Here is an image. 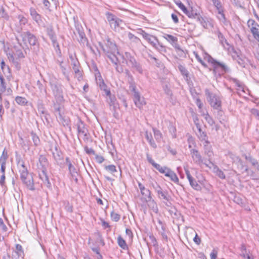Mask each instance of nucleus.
I'll list each match as a JSON object with an SVG mask.
<instances>
[{
    "mask_svg": "<svg viewBox=\"0 0 259 259\" xmlns=\"http://www.w3.org/2000/svg\"><path fill=\"white\" fill-rule=\"evenodd\" d=\"M17 165L18 172L20 174V179L22 184L29 190L34 191V180L32 174L29 173L25 162L21 158L17 159Z\"/></svg>",
    "mask_w": 259,
    "mask_h": 259,
    "instance_id": "f257e3e1",
    "label": "nucleus"
},
{
    "mask_svg": "<svg viewBox=\"0 0 259 259\" xmlns=\"http://www.w3.org/2000/svg\"><path fill=\"white\" fill-rule=\"evenodd\" d=\"M100 48L107 57L114 64L118 62V59L116 54H119L117 47L114 41H112L109 38H107L105 42V45L101 42L99 44Z\"/></svg>",
    "mask_w": 259,
    "mask_h": 259,
    "instance_id": "f03ea898",
    "label": "nucleus"
},
{
    "mask_svg": "<svg viewBox=\"0 0 259 259\" xmlns=\"http://www.w3.org/2000/svg\"><path fill=\"white\" fill-rule=\"evenodd\" d=\"M122 63H125L131 68L142 74L143 73V69L141 63L137 61L135 57L130 52H126L122 55Z\"/></svg>",
    "mask_w": 259,
    "mask_h": 259,
    "instance_id": "7ed1b4c3",
    "label": "nucleus"
},
{
    "mask_svg": "<svg viewBox=\"0 0 259 259\" xmlns=\"http://www.w3.org/2000/svg\"><path fill=\"white\" fill-rule=\"evenodd\" d=\"M207 60L211 64L212 69H210V70L213 71L215 76L218 75L220 76L224 73L229 72L230 70L227 65L217 61L210 55L207 56Z\"/></svg>",
    "mask_w": 259,
    "mask_h": 259,
    "instance_id": "20e7f679",
    "label": "nucleus"
},
{
    "mask_svg": "<svg viewBox=\"0 0 259 259\" xmlns=\"http://www.w3.org/2000/svg\"><path fill=\"white\" fill-rule=\"evenodd\" d=\"M205 95L209 104L213 109L220 110L221 108L222 101L219 96L211 93L208 89L205 90Z\"/></svg>",
    "mask_w": 259,
    "mask_h": 259,
    "instance_id": "39448f33",
    "label": "nucleus"
},
{
    "mask_svg": "<svg viewBox=\"0 0 259 259\" xmlns=\"http://www.w3.org/2000/svg\"><path fill=\"white\" fill-rule=\"evenodd\" d=\"M20 37L25 45L28 42L30 46L33 47L34 49L38 48L39 45L37 37L29 31L22 32Z\"/></svg>",
    "mask_w": 259,
    "mask_h": 259,
    "instance_id": "423d86ee",
    "label": "nucleus"
},
{
    "mask_svg": "<svg viewBox=\"0 0 259 259\" xmlns=\"http://www.w3.org/2000/svg\"><path fill=\"white\" fill-rule=\"evenodd\" d=\"M51 88L57 103H62L64 101L62 85L57 82H50Z\"/></svg>",
    "mask_w": 259,
    "mask_h": 259,
    "instance_id": "0eeeda50",
    "label": "nucleus"
},
{
    "mask_svg": "<svg viewBox=\"0 0 259 259\" xmlns=\"http://www.w3.org/2000/svg\"><path fill=\"white\" fill-rule=\"evenodd\" d=\"M74 19L76 31L75 32H74V33L75 35H76V32H77L78 34L79 37L78 38V40L79 42L83 47L86 46L90 48L88 38L86 37L85 34L84 32L83 27H82L81 25L79 24L77 21L75 20L74 18Z\"/></svg>",
    "mask_w": 259,
    "mask_h": 259,
    "instance_id": "6e6552de",
    "label": "nucleus"
},
{
    "mask_svg": "<svg viewBox=\"0 0 259 259\" xmlns=\"http://www.w3.org/2000/svg\"><path fill=\"white\" fill-rule=\"evenodd\" d=\"M150 187L155 190L159 199L166 201L169 200L170 196L168 195L167 191L163 190L157 182H151L150 183Z\"/></svg>",
    "mask_w": 259,
    "mask_h": 259,
    "instance_id": "1a4fd4ad",
    "label": "nucleus"
},
{
    "mask_svg": "<svg viewBox=\"0 0 259 259\" xmlns=\"http://www.w3.org/2000/svg\"><path fill=\"white\" fill-rule=\"evenodd\" d=\"M76 126L78 134L83 136V141L85 142H88L90 141V134L89 133L88 130L84 122L82 121L80 119H79L78 122L76 123Z\"/></svg>",
    "mask_w": 259,
    "mask_h": 259,
    "instance_id": "9d476101",
    "label": "nucleus"
},
{
    "mask_svg": "<svg viewBox=\"0 0 259 259\" xmlns=\"http://www.w3.org/2000/svg\"><path fill=\"white\" fill-rule=\"evenodd\" d=\"M190 153L195 163L199 166H201L202 164H204L209 168H211V166L210 165L209 163H208L203 161V159L201 155L197 150L192 149L190 150Z\"/></svg>",
    "mask_w": 259,
    "mask_h": 259,
    "instance_id": "9b49d317",
    "label": "nucleus"
},
{
    "mask_svg": "<svg viewBox=\"0 0 259 259\" xmlns=\"http://www.w3.org/2000/svg\"><path fill=\"white\" fill-rule=\"evenodd\" d=\"M247 26L255 39L259 42V25L253 19H249L247 23Z\"/></svg>",
    "mask_w": 259,
    "mask_h": 259,
    "instance_id": "f8f14e48",
    "label": "nucleus"
},
{
    "mask_svg": "<svg viewBox=\"0 0 259 259\" xmlns=\"http://www.w3.org/2000/svg\"><path fill=\"white\" fill-rule=\"evenodd\" d=\"M146 156L148 161L161 174H164L165 176H166L167 173L170 171L171 169L170 168L166 166L162 167L160 164L155 162L148 153L146 154Z\"/></svg>",
    "mask_w": 259,
    "mask_h": 259,
    "instance_id": "ddd939ff",
    "label": "nucleus"
},
{
    "mask_svg": "<svg viewBox=\"0 0 259 259\" xmlns=\"http://www.w3.org/2000/svg\"><path fill=\"white\" fill-rule=\"evenodd\" d=\"M52 154L56 164L60 166H63L64 163L63 154L57 146H55Z\"/></svg>",
    "mask_w": 259,
    "mask_h": 259,
    "instance_id": "4468645a",
    "label": "nucleus"
},
{
    "mask_svg": "<svg viewBox=\"0 0 259 259\" xmlns=\"http://www.w3.org/2000/svg\"><path fill=\"white\" fill-rule=\"evenodd\" d=\"M130 90L133 93L134 101L136 106L141 108L145 103L144 101V99L141 97L139 92L137 91L136 86L135 88V90H133L132 89H130Z\"/></svg>",
    "mask_w": 259,
    "mask_h": 259,
    "instance_id": "2eb2a0df",
    "label": "nucleus"
},
{
    "mask_svg": "<svg viewBox=\"0 0 259 259\" xmlns=\"http://www.w3.org/2000/svg\"><path fill=\"white\" fill-rule=\"evenodd\" d=\"M49 165V161L47 157L44 155H40L38 159V163L37 164V167L38 170H47Z\"/></svg>",
    "mask_w": 259,
    "mask_h": 259,
    "instance_id": "dca6fc26",
    "label": "nucleus"
},
{
    "mask_svg": "<svg viewBox=\"0 0 259 259\" xmlns=\"http://www.w3.org/2000/svg\"><path fill=\"white\" fill-rule=\"evenodd\" d=\"M96 82L100 90L103 91L106 96L111 95L110 90L108 88L107 85L105 83L101 75L99 76L98 78H96Z\"/></svg>",
    "mask_w": 259,
    "mask_h": 259,
    "instance_id": "f3484780",
    "label": "nucleus"
},
{
    "mask_svg": "<svg viewBox=\"0 0 259 259\" xmlns=\"http://www.w3.org/2000/svg\"><path fill=\"white\" fill-rule=\"evenodd\" d=\"M227 156L231 159L233 163H235V164H237L238 166H240L241 168H243V161L238 156H237L236 154L231 152H229L227 154Z\"/></svg>",
    "mask_w": 259,
    "mask_h": 259,
    "instance_id": "a211bd4d",
    "label": "nucleus"
},
{
    "mask_svg": "<svg viewBox=\"0 0 259 259\" xmlns=\"http://www.w3.org/2000/svg\"><path fill=\"white\" fill-rule=\"evenodd\" d=\"M39 178L43 182L44 185L48 188L51 187V183L49 181V177L47 174V170H39Z\"/></svg>",
    "mask_w": 259,
    "mask_h": 259,
    "instance_id": "6ab92c4d",
    "label": "nucleus"
},
{
    "mask_svg": "<svg viewBox=\"0 0 259 259\" xmlns=\"http://www.w3.org/2000/svg\"><path fill=\"white\" fill-rule=\"evenodd\" d=\"M71 65L74 71L75 77H77L78 80H81L82 79V75L81 71L79 70V63L78 61H73Z\"/></svg>",
    "mask_w": 259,
    "mask_h": 259,
    "instance_id": "aec40b11",
    "label": "nucleus"
},
{
    "mask_svg": "<svg viewBox=\"0 0 259 259\" xmlns=\"http://www.w3.org/2000/svg\"><path fill=\"white\" fill-rule=\"evenodd\" d=\"M124 73L127 77V82L129 84V89H132L133 90H135V88L136 86V83L130 71L128 69H125Z\"/></svg>",
    "mask_w": 259,
    "mask_h": 259,
    "instance_id": "412c9836",
    "label": "nucleus"
},
{
    "mask_svg": "<svg viewBox=\"0 0 259 259\" xmlns=\"http://www.w3.org/2000/svg\"><path fill=\"white\" fill-rule=\"evenodd\" d=\"M185 13L189 18L192 19H196L197 20H200L202 19V16L199 13H197V12L191 9V10H186V11H185L184 13Z\"/></svg>",
    "mask_w": 259,
    "mask_h": 259,
    "instance_id": "4be33fe9",
    "label": "nucleus"
},
{
    "mask_svg": "<svg viewBox=\"0 0 259 259\" xmlns=\"http://www.w3.org/2000/svg\"><path fill=\"white\" fill-rule=\"evenodd\" d=\"M195 122H196L195 121ZM195 125L198 130V133H197V135L199 140L201 141H205L206 143L208 144L209 142L207 140L206 133L202 131L201 128V126L198 123H195Z\"/></svg>",
    "mask_w": 259,
    "mask_h": 259,
    "instance_id": "5701e85b",
    "label": "nucleus"
},
{
    "mask_svg": "<svg viewBox=\"0 0 259 259\" xmlns=\"http://www.w3.org/2000/svg\"><path fill=\"white\" fill-rule=\"evenodd\" d=\"M24 251L21 245L17 244L16 249L12 254V259H19V257L23 255Z\"/></svg>",
    "mask_w": 259,
    "mask_h": 259,
    "instance_id": "b1692460",
    "label": "nucleus"
},
{
    "mask_svg": "<svg viewBox=\"0 0 259 259\" xmlns=\"http://www.w3.org/2000/svg\"><path fill=\"white\" fill-rule=\"evenodd\" d=\"M213 3V5L218 10V13L221 14L222 17L225 19V14L224 13V8L222 5L221 0H211Z\"/></svg>",
    "mask_w": 259,
    "mask_h": 259,
    "instance_id": "393cba45",
    "label": "nucleus"
},
{
    "mask_svg": "<svg viewBox=\"0 0 259 259\" xmlns=\"http://www.w3.org/2000/svg\"><path fill=\"white\" fill-rule=\"evenodd\" d=\"M144 38L153 47L155 48H157V44L158 43V40L156 37L148 33L146 35V36H145Z\"/></svg>",
    "mask_w": 259,
    "mask_h": 259,
    "instance_id": "a878e982",
    "label": "nucleus"
},
{
    "mask_svg": "<svg viewBox=\"0 0 259 259\" xmlns=\"http://www.w3.org/2000/svg\"><path fill=\"white\" fill-rule=\"evenodd\" d=\"M232 56L233 59L236 60L240 66L242 67H245L246 63L244 59L242 58L236 51H234L233 54H232Z\"/></svg>",
    "mask_w": 259,
    "mask_h": 259,
    "instance_id": "bb28decb",
    "label": "nucleus"
},
{
    "mask_svg": "<svg viewBox=\"0 0 259 259\" xmlns=\"http://www.w3.org/2000/svg\"><path fill=\"white\" fill-rule=\"evenodd\" d=\"M108 19L111 27L115 29L119 27L120 23L122 22L121 20L115 17V16H112V19H110V17H108Z\"/></svg>",
    "mask_w": 259,
    "mask_h": 259,
    "instance_id": "cd10ccee",
    "label": "nucleus"
},
{
    "mask_svg": "<svg viewBox=\"0 0 259 259\" xmlns=\"http://www.w3.org/2000/svg\"><path fill=\"white\" fill-rule=\"evenodd\" d=\"M30 13L32 19L38 24L41 22V16L38 14L35 9L31 8L30 9Z\"/></svg>",
    "mask_w": 259,
    "mask_h": 259,
    "instance_id": "c85d7f7f",
    "label": "nucleus"
},
{
    "mask_svg": "<svg viewBox=\"0 0 259 259\" xmlns=\"http://www.w3.org/2000/svg\"><path fill=\"white\" fill-rule=\"evenodd\" d=\"M178 68L185 79L187 81H189L191 79L189 76V72L186 67L182 65H179Z\"/></svg>",
    "mask_w": 259,
    "mask_h": 259,
    "instance_id": "c756f323",
    "label": "nucleus"
},
{
    "mask_svg": "<svg viewBox=\"0 0 259 259\" xmlns=\"http://www.w3.org/2000/svg\"><path fill=\"white\" fill-rule=\"evenodd\" d=\"M158 223L159 224V232L160 233L162 239L165 241H167V236L165 233V227L164 224H163L162 222L160 221H158Z\"/></svg>",
    "mask_w": 259,
    "mask_h": 259,
    "instance_id": "7c9ffc66",
    "label": "nucleus"
},
{
    "mask_svg": "<svg viewBox=\"0 0 259 259\" xmlns=\"http://www.w3.org/2000/svg\"><path fill=\"white\" fill-rule=\"evenodd\" d=\"M16 102L20 106H26L29 104L28 100L25 97L17 96L15 98Z\"/></svg>",
    "mask_w": 259,
    "mask_h": 259,
    "instance_id": "2f4dec72",
    "label": "nucleus"
},
{
    "mask_svg": "<svg viewBox=\"0 0 259 259\" xmlns=\"http://www.w3.org/2000/svg\"><path fill=\"white\" fill-rule=\"evenodd\" d=\"M204 153L208 157V161L210 165H214V164L210 160V157L212 155V151L211 150V146L208 145H204Z\"/></svg>",
    "mask_w": 259,
    "mask_h": 259,
    "instance_id": "473e14b6",
    "label": "nucleus"
},
{
    "mask_svg": "<svg viewBox=\"0 0 259 259\" xmlns=\"http://www.w3.org/2000/svg\"><path fill=\"white\" fill-rule=\"evenodd\" d=\"M145 137L151 147L154 148H156L157 147V145L153 139L151 133H148L147 131H146Z\"/></svg>",
    "mask_w": 259,
    "mask_h": 259,
    "instance_id": "72a5a7b5",
    "label": "nucleus"
},
{
    "mask_svg": "<svg viewBox=\"0 0 259 259\" xmlns=\"http://www.w3.org/2000/svg\"><path fill=\"white\" fill-rule=\"evenodd\" d=\"M163 37L171 44H177L178 40L177 37L168 34H164Z\"/></svg>",
    "mask_w": 259,
    "mask_h": 259,
    "instance_id": "f704fd0d",
    "label": "nucleus"
},
{
    "mask_svg": "<svg viewBox=\"0 0 259 259\" xmlns=\"http://www.w3.org/2000/svg\"><path fill=\"white\" fill-rule=\"evenodd\" d=\"M170 215L174 219V222L182 221H183V218L182 216L180 211H171Z\"/></svg>",
    "mask_w": 259,
    "mask_h": 259,
    "instance_id": "c9c22d12",
    "label": "nucleus"
},
{
    "mask_svg": "<svg viewBox=\"0 0 259 259\" xmlns=\"http://www.w3.org/2000/svg\"><path fill=\"white\" fill-rule=\"evenodd\" d=\"M30 135L31 136L34 146L35 147L39 146L40 144V140L38 136L33 131L30 132Z\"/></svg>",
    "mask_w": 259,
    "mask_h": 259,
    "instance_id": "e433bc0d",
    "label": "nucleus"
},
{
    "mask_svg": "<svg viewBox=\"0 0 259 259\" xmlns=\"http://www.w3.org/2000/svg\"><path fill=\"white\" fill-rule=\"evenodd\" d=\"M60 103H54L53 105L54 112L57 117L61 116L62 115L61 113V106L60 104Z\"/></svg>",
    "mask_w": 259,
    "mask_h": 259,
    "instance_id": "4c0bfd02",
    "label": "nucleus"
},
{
    "mask_svg": "<svg viewBox=\"0 0 259 259\" xmlns=\"http://www.w3.org/2000/svg\"><path fill=\"white\" fill-rule=\"evenodd\" d=\"M154 137L157 142H160L162 139V134L159 130L155 127L152 128Z\"/></svg>",
    "mask_w": 259,
    "mask_h": 259,
    "instance_id": "58836bf2",
    "label": "nucleus"
},
{
    "mask_svg": "<svg viewBox=\"0 0 259 259\" xmlns=\"http://www.w3.org/2000/svg\"><path fill=\"white\" fill-rule=\"evenodd\" d=\"M69 170V173L72 177V179L76 182L77 183L78 179V172H77L76 169L75 168L74 166H73L71 168H70Z\"/></svg>",
    "mask_w": 259,
    "mask_h": 259,
    "instance_id": "ea45409f",
    "label": "nucleus"
},
{
    "mask_svg": "<svg viewBox=\"0 0 259 259\" xmlns=\"http://www.w3.org/2000/svg\"><path fill=\"white\" fill-rule=\"evenodd\" d=\"M46 32L51 39L56 37L52 26H49L47 27Z\"/></svg>",
    "mask_w": 259,
    "mask_h": 259,
    "instance_id": "a19ab883",
    "label": "nucleus"
},
{
    "mask_svg": "<svg viewBox=\"0 0 259 259\" xmlns=\"http://www.w3.org/2000/svg\"><path fill=\"white\" fill-rule=\"evenodd\" d=\"M166 177L169 178L171 181L176 183H179V179L177 175L171 170L169 173H167Z\"/></svg>",
    "mask_w": 259,
    "mask_h": 259,
    "instance_id": "79ce46f5",
    "label": "nucleus"
},
{
    "mask_svg": "<svg viewBox=\"0 0 259 259\" xmlns=\"http://www.w3.org/2000/svg\"><path fill=\"white\" fill-rule=\"evenodd\" d=\"M147 202L148 206L150 209L152 210H155L157 209V204L154 201L152 198H150V200H145Z\"/></svg>",
    "mask_w": 259,
    "mask_h": 259,
    "instance_id": "37998d69",
    "label": "nucleus"
},
{
    "mask_svg": "<svg viewBox=\"0 0 259 259\" xmlns=\"http://www.w3.org/2000/svg\"><path fill=\"white\" fill-rule=\"evenodd\" d=\"M218 37L219 39L220 43L224 47H225V45H226L228 47L230 46L229 44H228L227 40L225 38L224 36L223 35V34L220 31H219L218 32Z\"/></svg>",
    "mask_w": 259,
    "mask_h": 259,
    "instance_id": "c03bdc74",
    "label": "nucleus"
},
{
    "mask_svg": "<svg viewBox=\"0 0 259 259\" xmlns=\"http://www.w3.org/2000/svg\"><path fill=\"white\" fill-rule=\"evenodd\" d=\"M6 90V83L3 76L0 74V91L4 93Z\"/></svg>",
    "mask_w": 259,
    "mask_h": 259,
    "instance_id": "a18cd8bd",
    "label": "nucleus"
},
{
    "mask_svg": "<svg viewBox=\"0 0 259 259\" xmlns=\"http://www.w3.org/2000/svg\"><path fill=\"white\" fill-rule=\"evenodd\" d=\"M189 183L191 186L195 190L200 191L201 190V186L197 183L195 179H193V180L190 181Z\"/></svg>",
    "mask_w": 259,
    "mask_h": 259,
    "instance_id": "49530a36",
    "label": "nucleus"
},
{
    "mask_svg": "<svg viewBox=\"0 0 259 259\" xmlns=\"http://www.w3.org/2000/svg\"><path fill=\"white\" fill-rule=\"evenodd\" d=\"M117 241L118 245L122 249H125L127 248L125 240L120 236L118 237Z\"/></svg>",
    "mask_w": 259,
    "mask_h": 259,
    "instance_id": "de8ad7c7",
    "label": "nucleus"
},
{
    "mask_svg": "<svg viewBox=\"0 0 259 259\" xmlns=\"http://www.w3.org/2000/svg\"><path fill=\"white\" fill-rule=\"evenodd\" d=\"M57 118H59L60 122L64 126H68L69 125V119L68 118H65L62 115H61V116H58Z\"/></svg>",
    "mask_w": 259,
    "mask_h": 259,
    "instance_id": "09e8293b",
    "label": "nucleus"
},
{
    "mask_svg": "<svg viewBox=\"0 0 259 259\" xmlns=\"http://www.w3.org/2000/svg\"><path fill=\"white\" fill-rule=\"evenodd\" d=\"M141 194L145 200H150V198L152 197L151 192L148 189H146Z\"/></svg>",
    "mask_w": 259,
    "mask_h": 259,
    "instance_id": "8fccbe9b",
    "label": "nucleus"
},
{
    "mask_svg": "<svg viewBox=\"0 0 259 259\" xmlns=\"http://www.w3.org/2000/svg\"><path fill=\"white\" fill-rule=\"evenodd\" d=\"M128 38L133 42L138 44L141 42V40L138 37L135 36L133 34L129 32L128 34Z\"/></svg>",
    "mask_w": 259,
    "mask_h": 259,
    "instance_id": "3c124183",
    "label": "nucleus"
},
{
    "mask_svg": "<svg viewBox=\"0 0 259 259\" xmlns=\"http://www.w3.org/2000/svg\"><path fill=\"white\" fill-rule=\"evenodd\" d=\"M63 62L62 61H59V66H60V67L61 68V70H62V73L64 75H65V76L66 77V79L69 80V76L68 75V74L67 73V72H66V67L63 65Z\"/></svg>",
    "mask_w": 259,
    "mask_h": 259,
    "instance_id": "603ef678",
    "label": "nucleus"
},
{
    "mask_svg": "<svg viewBox=\"0 0 259 259\" xmlns=\"http://www.w3.org/2000/svg\"><path fill=\"white\" fill-rule=\"evenodd\" d=\"M8 157V152L6 149H5L2 153L1 156L0 157V162H6Z\"/></svg>",
    "mask_w": 259,
    "mask_h": 259,
    "instance_id": "864d4df0",
    "label": "nucleus"
},
{
    "mask_svg": "<svg viewBox=\"0 0 259 259\" xmlns=\"http://www.w3.org/2000/svg\"><path fill=\"white\" fill-rule=\"evenodd\" d=\"M105 169L112 174L117 171L116 166L113 164L105 166Z\"/></svg>",
    "mask_w": 259,
    "mask_h": 259,
    "instance_id": "5fc2aeb1",
    "label": "nucleus"
},
{
    "mask_svg": "<svg viewBox=\"0 0 259 259\" xmlns=\"http://www.w3.org/2000/svg\"><path fill=\"white\" fill-rule=\"evenodd\" d=\"M245 159H246L247 161H248L249 162H250V163H251V164H252V166H254L255 164H257V162H258L257 160L256 159H255V158H253L252 156H250V155H249V156H245Z\"/></svg>",
    "mask_w": 259,
    "mask_h": 259,
    "instance_id": "6e6d98bb",
    "label": "nucleus"
},
{
    "mask_svg": "<svg viewBox=\"0 0 259 259\" xmlns=\"http://www.w3.org/2000/svg\"><path fill=\"white\" fill-rule=\"evenodd\" d=\"M168 130H169V132L171 133V134L172 135V137L173 138H176V127L172 124H170L168 126Z\"/></svg>",
    "mask_w": 259,
    "mask_h": 259,
    "instance_id": "4d7b16f0",
    "label": "nucleus"
},
{
    "mask_svg": "<svg viewBox=\"0 0 259 259\" xmlns=\"http://www.w3.org/2000/svg\"><path fill=\"white\" fill-rule=\"evenodd\" d=\"M51 40L52 41L53 45L54 47L56 50V51H59V53H61V51L60 49V47L58 42H57L56 37L51 39Z\"/></svg>",
    "mask_w": 259,
    "mask_h": 259,
    "instance_id": "13d9d810",
    "label": "nucleus"
},
{
    "mask_svg": "<svg viewBox=\"0 0 259 259\" xmlns=\"http://www.w3.org/2000/svg\"><path fill=\"white\" fill-rule=\"evenodd\" d=\"M177 53L180 57H186V55L184 51L180 47L179 45L175 47Z\"/></svg>",
    "mask_w": 259,
    "mask_h": 259,
    "instance_id": "bf43d9fd",
    "label": "nucleus"
},
{
    "mask_svg": "<svg viewBox=\"0 0 259 259\" xmlns=\"http://www.w3.org/2000/svg\"><path fill=\"white\" fill-rule=\"evenodd\" d=\"M107 96L109 97L108 102L109 106H113L114 107H115V102L116 101L115 97L114 96H112L111 95Z\"/></svg>",
    "mask_w": 259,
    "mask_h": 259,
    "instance_id": "052dcab7",
    "label": "nucleus"
},
{
    "mask_svg": "<svg viewBox=\"0 0 259 259\" xmlns=\"http://www.w3.org/2000/svg\"><path fill=\"white\" fill-rule=\"evenodd\" d=\"M205 119L207 123L211 126L214 124L215 122L212 118L207 113L206 114Z\"/></svg>",
    "mask_w": 259,
    "mask_h": 259,
    "instance_id": "680f3d73",
    "label": "nucleus"
},
{
    "mask_svg": "<svg viewBox=\"0 0 259 259\" xmlns=\"http://www.w3.org/2000/svg\"><path fill=\"white\" fill-rule=\"evenodd\" d=\"M111 218L113 221L115 222H117L120 219V216L119 214H118L115 211H111Z\"/></svg>",
    "mask_w": 259,
    "mask_h": 259,
    "instance_id": "e2e57ef3",
    "label": "nucleus"
},
{
    "mask_svg": "<svg viewBox=\"0 0 259 259\" xmlns=\"http://www.w3.org/2000/svg\"><path fill=\"white\" fill-rule=\"evenodd\" d=\"M194 54L197 61L200 62L203 66H204L205 68H206L207 67V64L202 60L201 57L198 55V53L194 52Z\"/></svg>",
    "mask_w": 259,
    "mask_h": 259,
    "instance_id": "0e129e2a",
    "label": "nucleus"
},
{
    "mask_svg": "<svg viewBox=\"0 0 259 259\" xmlns=\"http://www.w3.org/2000/svg\"><path fill=\"white\" fill-rule=\"evenodd\" d=\"M175 4L182 10L183 13H184L185 11H186V10L187 9V8L181 2V1H178L177 2H175Z\"/></svg>",
    "mask_w": 259,
    "mask_h": 259,
    "instance_id": "69168bd1",
    "label": "nucleus"
},
{
    "mask_svg": "<svg viewBox=\"0 0 259 259\" xmlns=\"http://www.w3.org/2000/svg\"><path fill=\"white\" fill-rule=\"evenodd\" d=\"M232 80L237 87H238L239 89H242V91H243V85L239 80L236 78H232Z\"/></svg>",
    "mask_w": 259,
    "mask_h": 259,
    "instance_id": "338daca9",
    "label": "nucleus"
},
{
    "mask_svg": "<svg viewBox=\"0 0 259 259\" xmlns=\"http://www.w3.org/2000/svg\"><path fill=\"white\" fill-rule=\"evenodd\" d=\"M217 175L221 179H226V176L225 174L224 173V172L219 169V168H217V171H216Z\"/></svg>",
    "mask_w": 259,
    "mask_h": 259,
    "instance_id": "774afa93",
    "label": "nucleus"
}]
</instances>
